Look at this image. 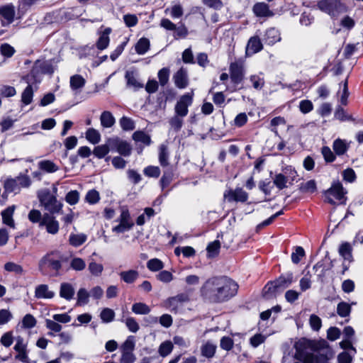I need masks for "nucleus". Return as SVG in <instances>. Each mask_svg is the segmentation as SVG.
Instances as JSON below:
<instances>
[{
    "instance_id": "nucleus-5",
    "label": "nucleus",
    "mask_w": 363,
    "mask_h": 363,
    "mask_svg": "<svg viewBox=\"0 0 363 363\" xmlns=\"http://www.w3.org/2000/svg\"><path fill=\"white\" fill-rule=\"evenodd\" d=\"M116 221L119 223L112 228V231L116 233H123L128 231L134 225L131 220L128 209L124 206L121 208V215Z\"/></svg>"
},
{
    "instance_id": "nucleus-55",
    "label": "nucleus",
    "mask_w": 363,
    "mask_h": 363,
    "mask_svg": "<svg viewBox=\"0 0 363 363\" xmlns=\"http://www.w3.org/2000/svg\"><path fill=\"white\" fill-rule=\"evenodd\" d=\"M79 200V193L77 190H72L69 191L66 196L65 201L69 205L73 206L77 204Z\"/></svg>"
},
{
    "instance_id": "nucleus-29",
    "label": "nucleus",
    "mask_w": 363,
    "mask_h": 363,
    "mask_svg": "<svg viewBox=\"0 0 363 363\" xmlns=\"http://www.w3.org/2000/svg\"><path fill=\"white\" fill-rule=\"evenodd\" d=\"M38 167L43 171L48 173H53L59 169V167L50 160H42L38 162Z\"/></svg>"
},
{
    "instance_id": "nucleus-22",
    "label": "nucleus",
    "mask_w": 363,
    "mask_h": 363,
    "mask_svg": "<svg viewBox=\"0 0 363 363\" xmlns=\"http://www.w3.org/2000/svg\"><path fill=\"white\" fill-rule=\"evenodd\" d=\"M86 84L85 79L80 74H74L70 77V88L73 91H79Z\"/></svg>"
},
{
    "instance_id": "nucleus-8",
    "label": "nucleus",
    "mask_w": 363,
    "mask_h": 363,
    "mask_svg": "<svg viewBox=\"0 0 363 363\" xmlns=\"http://www.w3.org/2000/svg\"><path fill=\"white\" fill-rule=\"evenodd\" d=\"M193 101V94H185L182 96L175 106V113L180 117H184L188 114V107Z\"/></svg>"
},
{
    "instance_id": "nucleus-2",
    "label": "nucleus",
    "mask_w": 363,
    "mask_h": 363,
    "mask_svg": "<svg viewBox=\"0 0 363 363\" xmlns=\"http://www.w3.org/2000/svg\"><path fill=\"white\" fill-rule=\"evenodd\" d=\"M38 197L40 205L48 211L50 214L60 213L62 208V203L57 201V197L51 194L49 189H43L38 193Z\"/></svg>"
},
{
    "instance_id": "nucleus-64",
    "label": "nucleus",
    "mask_w": 363,
    "mask_h": 363,
    "mask_svg": "<svg viewBox=\"0 0 363 363\" xmlns=\"http://www.w3.org/2000/svg\"><path fill=\"white\" fill-rule=\"evenodd\" d=\"M16 180L17 181V184L21 187L28 188L31 184V180L29 176L26 174H20L16 177Z\"/></svg>"
},
{
    "instance_id": "nucleus-48",
    "label": "nucleus",
    "mask_w": 363,
    "mask_h": 363,
    "mask_svg": "<svg viewBox=\"0 0 363 363\" xmlns=\"http://www.w3.org/2000/svg\"><path fill=\"white\" fill-rule=\"evenodd\" d=\"M300 190L304 193H313L316 191V183L315 180H309L300 184Z\"/></svg>"
},
{
    "instance_id": "nucleus-36",
    "label": "nucleus",
    "mask_w": 363,
    "mask_h": 363,
    "mask_svg": "<svg viewBox=\"0 0 363 363\" xmlns=\"http://www.w3.org/2000/svg\"><path fill=\"white\" fill-rule=\"evenodd\" d=\"M86 138L89 142L95 145L99 143L101 135L97 130L90 128L86 132Z\"/></svg>"
},
{
    "instance_id": "nucleus-20",
    "label": "nucleus",
    "mask_w": 363,
    "mask_h": 363,
    "mask_svg": "<svg viewBox=\"0 0 363 363\" xmlns=\"http://www.w3.org/2000/svg\"><path fill=\"white\" fill-rule=\"evenodd\" d=\"M121 279L126 284H133L139 277V272L135 269L122 271L119 273Z\"/></svg>"
},
{
    "instance_id": "nucleus-28",
    "label": "nucleus",
    "mask_w": 363,
    "mask_h": 363,
    "mask_svg": "<svg viewBox=\"0 0 363 363\" xmlns=\"http://www.w3.org/2000/svg\"><path fill=\"white\" fill-rule=\"evenodd\" d=\"M132 312L136 315H147L151 309L145 303L138 302L133 304L131 308Z\"/></svg>"
},
{
    "instance_id": "nucleus-52",
    "label": "nucleus",
    "mask_w": 363,
    "mask_h": 363,
    "mask_svg": "<svg viewBox=\"0 0 363 363\" xmlns=\"http://www.w3.org/2000/svg\"><path fill=\"white\" fill-rule=\"evenodd\" d=\"M147 267L152 272H157L162 269L164 264L160 259L154 258L147 262Z\"/></svg>"
},
{
    "instance_id": "nucleus-57",
    "label": "nucleus",
    "mask_w": 363,
    "mask_h": 363,
    "mask_svg": "<svg viewBox=\"0 0 363 363\" xmlns=\"http://www.w3.org/2000/svg\"><path fill=\"white\" fill-rule=\"evenodd\" d=\"M309 324L313 330L318 331L321 328L322 320L317 315L312 314L309 318Z\"/></svg>"
},
{
    "instance_id": "nucleus-19",
    "label": "nucleus",
    "mask_w": 363,
    "mask_h": 363,
    "mask_svg": "<svg viewBox=\"0 0 363 363\" xmlns=\"http://www.w3.org/2000/svg\"><path fill=\"white\" fill-rule=\"evenodd\" d=\"M55 294L54 291H50L47 284H40L36 286L35 290V298L40 299H50L55 296Z\"/></svg>"
},
{
    "instance_id": "nucleus-3",
    "label": "nucleus",
    "mask_w": 363,
    "mask_h": 363,
    "mask_svg": "<svg viewBox=\"0 0 363 363\" xmlns=\"http://www.w3.org/2000/svg\"><path fill=\"white\" fill-rule=\"evenodd\" d=\"M347 192L345 191L342 184L340 182H334L330 188L324 191L325 201L335 205L334 199L341 201L345 199Z\"/></svg>"
},
{
    "instance_id": "nucleus-45",
    "label": "nucleus",
    "mask_w": 363,
    "mask_h": 363,
    "mask_svg": "<svg viewBox=\"0 0 363 363\" xmlns=\"http://www.w3.org/2000/svg\"><path fill=\"white\" fill-rule=\"evenodd\" d=\"M33 96V90L31 85L27 86L21 95V101L25 105L30 104Z\"/></svg>"
},
{
    "instance_id": "nucleus-58",
    "label": "nucleus",
    "mask_w": 363,
    "mask_h": 363,
    "mask_svg": "<svg viewBox=\"0 0 363 363\" xmlns=\"http://www.w3.org/2000/svg\"><path fill=\"white\" fill-rule=\"evenodd\" d=\"M305 256V251L302 247H296L295 251L291 254V261L294 264H298L301 258Z\"/></svg>"
},
{
    "instance_id": "nucleus-46",
    "label": "nucleus",
    "mask_w": 363,
    "mask_h": 363,
    "mask_svg": "<svg viewBox=\"0 0 363 363\" xmlns=\"http://www.w3.org/2000/svg\"><path fill=\"white\" fill-rule=\"evenodd\" d=\"M16 94V89L9 85H0V96L1 97H11Z\"/></svg>"
},
{
    "instance_id": "nucleus-6",
    "label": "nucleus",
    "mask_w": 363,
    "mask_h": 363,
    "mask_svg": "<svg viewBox=\"0 0 363 363\" xmlns=\"http://www.w3.org/2000/svg\"><path fill=\"white\" fill-rule=\"evenodd\" d=\"M61 258L60 252L59 251H52L46 254L39 262V267H49L55 271H59L62 267V264L60 260Z\"/></svg>"
},
{
    "instance_id": "nucleus-17",
    "label": "nucleus",
    "mask_w": 363,
    "mask_h": 363,
    "mask_svg": "<svg viewBox=\"0 0 363 363\" xmlns=\"http://www.w3.org/2000/svg\"><path fill=\"white\" fill-rule=\"evenodd\" d=\"M262 48V43L259 38L258 36L251 37L246 47V54L252 55L261 51Z\"/></svg>"
},
{
    "instance_id": "nucleus-25",
    "label": "nucleus",
    "mask_w": 363,
    "mask_h": 363,
    "mask_svg": "<svg viewBox=\"0 0 363 363\" xmlns=\"http://www.w3.org/2000/svg\"><path fill=\"white\" fill-rule=\"evenodd\" d=\"M216 348L217 346L214 343L207 341L201 347V355L208 359H211L214 357Z\"/></svg>"
},
{
    "instance_id": "nucleus-10",
    "label": "nucleus",
    "mask_w": 363,
    "mask_h": 363,
    "mask_svg": "<svg viewBox=\"0 0 363 363\" xmlns=\"http://www.w3.org/2000/svg\"><path fill=\"white\" fill-rule=\"evenodd\" d=\"M15 17V7L9 4L0 7V20L2 26H9L13 23Z\"/></svg>"
},
{
    "instance_id": "nucleus-13",
    "label": "nucleus",
    "mask_w": 363,
    "mask_h": 363,
    "mask_svg": "<svg viewBox=\"0 0 363 363\" xmlns=\"http://www.w3.org/2000/svg\"><path fill=\"white\" fill-rule=\"evenodd\" d=\"M230 79L234 84L242 82L244 76V67L241 62H233L230 65Z\"/></svg>"
},
{
    "instance_id": "nucleus-21",
    "label": "nucleus",
    "mask_w": 363,
    "mask_h": 363,
    "mask_svg": "<svg viewBox=\"0 0 363 363\" xmlns=\"http://www.w3.org/2000/svg\"><path fill=\"white\" fill-rule=\"evenodd\" d=\"M14 211L15 206H11L1 212L3 223L12 228H15L14 220L13 219Z\"/></svg>"
},
{
    "instance_id": "nucleus-26",
    "label": "nucleus",
    "mask_w": 363,
    "mask_h": 363,
    "mask_svg": "<svg viewBox=\"0 0 363 363\" xmlns=\"http://www.w3.org/2000/svg\"><path fill=\"white\" fill-rule=\"evenodd\" d=\"M111 32V29L110 28H106L101 34L99 40L96 43V47L98 49L102 50L106 49L109 44L110 38L109 34Z\"/></svg>"
},
{
    "instance_id": "nucleus-62",
    "label": "nucleus",
    "mask_w": 363,
    "mask_h": 363,
    "mask_svg": "<svg viewBox=\"0 0 363 363\" xmlns=\"http://www.w3.org/2000/svg\"><path fill=\"white\" fill-rule=\"evenodd\" d=\"M23 327L25 328H32L36 325V320L31 314H26L22 320Z\"/></svg>"
},
{
    "instance_id": "nucleus-18",
    "label": "nucleus",
    "mask_w": 363,
    "mask_h": 363,
    "mask_svg": "<svg viewBox=\"0 0 363 363\" xmlns=\"http://www.w3.org/2000/svg\"><path fill=\"white\" fill-rule=\"evenodd\" d=\"M263 40L265 43L272 45L281 40L279 31L275 28H269L266 30Z\"/></svg>"
},
{
    "instance_id": "nucleus-59",
    "label": "nucleus",
    "mask_w": 363,
    "mask_h": 363,
    "mask_svg": "<svg viewBox=\"0 0 363 363\" xmlns=\"http://www.w3.org/2000/svg\"><path fill=\"white\" fill-rule=\"evenodd\" d=\"M169 69L167 67H164L158 72V79H159L160 84L162 86H164L167 84V83L169 81Z\"/></svg>"
},
{
    "instance_id": "nucleus-61",
    "label": "nucleus",
    "mask_w": 363,
    "mask_h": 363,
    "mask_svg": "<svg viewBox=\"0 0 363 363\" xmlns=\"http://www.w3.org/2000/svg\"><path fill=\"white\" fill-rule=\"evenodd\" d=\"M250 80L252 84L253 87L255 89L259 90L261 89L264 85V80L262 77H259V75H251L250 77Z\"/></svg>"
},
{
    "instance_id": "nucleus-38",
    "label": "nucleus",
    "mask_w": 363,
    "mask_h": 363,
    "mask_svg": "<svg viewBox=\"0 0 363 363\" xmlns=\"http://www.w3.org/2000/svg\"><path fill=\"white\" fill-rule=\"evenodd\" d=\"M110 149L111 148L107 141L106 144L95 147L93 153L96 157L101 159L109 152Z\"/></svg>"
},
{
    "instance_id": "nucleus-33",
    "label": "nucleus",
    "mask_w": 363,
    "mask_h": 363,
    "mask_svg": "<svg viewBox=\"0 0 363 363\" xmlns=\"http://www.w3.org/2000/svg\"><path fill=\"white\" fill-rule=\"evenodd\" d=\"M90 293L84 288H81L77 291V305L84 306L89 303Z\"/></svg>"
},
{
    "instance_id": "nucleus-49",
    "label": "nucleus",
    "mask_w": 363,
    "mask_h": 363,
    "mask_svg": "<svg viewBox=\"0 0 363 363\" xmlns=\"http://www.w3.org/2000/svg\"><path fill=\"white\" fill-rule=\"evenodd\" d=\"M351 312V306L346 302H340L337 307V313L341 317H347Z\"/></svg>"
},
{
    "instance_id": "nucleus-15",
    "label": "nucleus",
    "mask_w": 363,
    "mask_h": 363,
    "mask_svg": "<svg viewBox=\"0 0 363 363\" xmlns=\"http://www.w3.org/2000/svg\"><path fill=\"white\" fill-rule=\"evenodd\" d=\"M293 282V274L291 273L287 274L285 276H281L278 279L271 284L268 287V290L270 291L273 288V291H275L279 288H287Z\"/></svg>"
},
{
    "instance_id": "nucleus-47",
    "label": "nucleus",
    "mask_w": 363,
    "mask_h": 363,
    "mask_svg": "<svg viewBox=\"0 0 363 363\" xmlns=\"http://www.w3.org/2000/svg\"><path fill=\"white\" fill-rule=\"evenodd\" d=\"M88 269L93 276L99 277L104 270V267L101 264L92 261L89 264Z\"/></svg>"
},
{
    "instance_id": "nucleus-24",
    "label": "nucleus",
    "mask_w": 363,
    "mask_h": 363,
    "mask_svg": "<svg viewBox=\"0 0 363 363\" xmlns=\"http://www.w3.org/2000/svg\"><path fill=\"white\" fill-rule=\"evenodd\" d=\"M100 122L103 128H109L114 125L116 119L110 111H104L100 116Z\"/></svg>"
},
{
    "instance_id": "nucleus-4",
    "label": "nucleus",
    "mask_w": 363,
    "mask_h": 363,
    "mask_svg": "<svg viewBox=\"0 0 363 363\" xmlns=\"http://www.w3.org/2000/svg\"><path fill=\"white\" fill-rule=\"evenodd\" d=\"M318 6L320 11L331 16H336L345 11V7L339 0H321Z\"/></svg>"
},
{
    "instance_id": "nucleus-23",
    "label": "nucleus",
    "mask_w": 363,
    "mask_h": 363,
    "mask_svg": "<svg viewBox=\"0 0 363 363\" xmlns=\"http://www.w3.org/2000/svg\"><path fill=\"white\" fill-rule=\"evenodd\" d=\"M74 295V289L71 284L62 283L60 289V296L61 298L70 301Z\"/></svg>"
},
{
    "instance_id": "nucleus-31",
    "label": "nucleus",
    "mask_w": 363,
    "mask_h": 363,
    "mask_svg": "<svg viewBox=\"0 0 363 363\" xmlns=\"http://www.w3.org/2000/svg\"><path fill=\"white\" fill-rule=\"evenodd\" d=\"M87 239V236L84 233L74 234L69 235V244L74 247H79L84 244Z\"/></svg>"
},
{
    "instance_id": "nucleus-39",
    "label": "nucleus",
    "mask_w": 363,
    "mask_h": 363,
    "mask_svg": "<svg viewBox=\"0 0 363 363\" xmlns=\"http://www.w3.org/2000/svg\"><path fill=\"white\" fill-rule=\"evenodd\" d=\"M165 13H169L173 18H179L182 16L184 13L183 7L180 4H175L171 8H167L164 11Z\"/></svg>"
},
{
    "instance_id": "nucleus-35",
    "label": "nucleus",
    "mask_w": 363,
    "mask_h": 363,
    "mask_svg": "<svg viewBox=\"0 0 363 363\" xmlns=\"http://www.w3.org/2000/svg\"><path fill=\"white\" fill-rule=\"evenodd\" d=\"M45 326L50 330V332L48 333V335L50 336H54L55 335L53 333H60L62 328V325L54 319H46Z\"/></svg>"
},
{
    "instance_id": "nucleus-50",
    "label": "nucleus",
    "mask_w": 363,
    "mask_h": 363,
    "mask_svg": "<svg viewBox=\"0 0 363 363\" xmlns=\"http://www.w3.org/2000/svg\"><path fill=\"white\" fill-rule=\"evenodd\" d=\"M70 267L75 271H82L86 267V262L82 258L74 257L70 262Z\"/></svg>"
},
{
    "instance_id": "nucleus-44",
    "label": "nucleus",
    "mask_w": 363,
    "mask_h": 363,
    "mask_svg": "<svg viewBox=\"0 0 363 363\" xmlns=\"http://www.w3.org/2000/svg\"><path fill=\"white\" fill-rule=\"evenodd\" d=\"M333 147L335 152L338 155H343L347 150L346 143L341 139L335 140Z\"/></svg>"
},
{
    "instance_id": "nucleus-34",
    "label": "nucleus",
    "mask_w": 363,
    "mask_h": 363,
    "mask_svg": "<svg viewBox=\"0 0 363 363\" xmlns=\"http://www.w3.org/2000/svg\"><path fill=\"white\" fill-rule=\"evenodd\" d=\"M5 193L17 194L20 191V186L16 179H8L4 183Z\"/></svg>"
},
{
    "instance_id": "nucleus-12",
    "label": "nucleus",
    "mask_w": 363,
    "mask_h": 363,
    "mask_svg": "<svg viewBox=\"0 0 363 363\" xmlns=\"http://www.w3.org/2000/svg\"><path fill=\"white\" fill-rule=\"evenodd\" d=\"M224 197L229 202H245L248 199V194L242 189L237 188L235 190L226 191Z\"/></svg>"
},
{
    "instance_id": "nucleus-42",
    "label": "nucleus",
    "mask_w": 363,
    "mask_h": 363,
    "mask_svg": "<svg viewBox=\"0 0 363 363\" xmlns=\"http://www.w3.org/2000/svg\"><path fill=\"white\" fill-rule=\"evenodd\" d=\"M114 317L115 312L113 311V310L109 308H104L100 313V318L102 322L105 323L112 322L114 319Z\"/></svg>"
},
{
    "instance_id": "nucleus-56",
    "label": "nucleus",
    "mask_w": 363,
    "mask_h": 363,
    "mask_svg": "<svg viewBox=\"0 0 363 363\" xmlns=\"http://www.w3.org/2000/svg\"><path fill=\"white\" fill-rule=\"evenodd\" d=\"M124 322L130 332L135 333L139 330V324L134 318L128 317Z\"/></svg>"
},
{
    "instance_id": "nucleus-27",
    "label": "nucleus",
    "mask_w": 363,
    "mask_h": 363,
    "mask_svg": "<svg viewBox=\"0 0 363 363\" xmlns=\"http://www.w3.org/2000/svg\"><path fill=\"white\" fill-rule=\"evenodd\" d=\"M352 245L348 242H342L339 247L338 252L340 255L346 260L351 261L352 259Z\"/></svg>"
},
{
    "instance_id": "nucleus-32",
    "label": "nucleus",
    "mask_w": 363,
    "mask_h": 363,
    "mask_svg": "<svg viewBox=\"0 0 363 363\" xmlns=\"http://www.w3.org/2000/svg\"><path fill=\"white\" fill-rule=\"evenodd\" d=\"M34 69H39L43 74H52L55 68L50 62H36L35 64Z\"/></svg>"
},
{
    "instance_id": "nucleus-1",
    "label": "nucleus",
    "mask_w": 363,
    "mask_h": 363,
    "mask_svg": "<svg viewBox=\"0 0 363 363\" xmlns=\"http://www.w3.org/2000/svg\"><path fill=\"white\" fill-rule=\"evenodd\" d=\"M238 285L227 277H216L208 279L201 289L203 298L211 303H220L234 296Z\"/></svg>"
},
{
    "instance_id": "nucleus-41",
    "label": "nucleus",
    "mask_w": 363,
    "mask_h": 363,
    "mask_svg": "<svg viewBox=\"0 0 363 363\" xmlns=\"http://www.w3.org/2000/svg\"><path fill=\"white\" fill-rule=\"evenodd\" d=\"M133 139L136 142H140L146 145L151 143L150 137L143 131H136L133 135Z\"/></svg>"
},
{
    "instance_id": "nucleus-11",
    "label": "nucleus",
    "mask_w": 363,
    "mask_h": 363,
    "mask_svg": "<svg viewBox=\"0 0 363 363\" xmlns=\"http://www.w3.org/2000/svg\"><path fill=\"white\" fill-rule=\"evenodd\" d=\"M126 86L134 91L143 87V83L140 81L138 74L133 70H128L125 74Z\"/></svg>"
},
{
    "instance_id": "nucleus-63",
    "label": "nucleus",
    "mask_w": 363,
    "mask_h": 363,
    "mask_svg": "<svg viewBox=\"0 0 363 363\" xmlns=\"http://www.w3.org/2000/svg\"><path fill=\"white\" fill-rule=\"evenodd\" d=\"M234 345L233 339L230 337L224 336L220 339V347L226 351L230 350Z\"/></svg>"
},
{
    "instance_id": "nucleus-37",
    "label": "nucleus",
    "mask_w": 363,
    "mask_h": 363,
    "mask_svg": "<svg viewBox=\"0 0 363 363\" xmlns=\"http://www.w3.org/2000/svg\"><path fill=\"white\" fill-rule=\"evenodd\" d=\"M150 48V41L148 39L142 38L135 45V51L139 55H144Z\"/></svg>"
},
{
    "instance_id": "nucleus-9",
    "label": "nucleus",
    "mask_w": 363,
    "mask_h": 363,
    "mask_svg": "<svg viewBox=\"0 0 363 363\" xmlns=\"http://www.w3.org/2000/svg\"><path fill=\"white\" fill-rule=\"evenodd\" d=\"M40 226H45L46 231L52 235L57 234L60 229L59 222L50 213L43 214Z\"/></svg>"
},
{
    "instance_id": "nucleus-43",
    "label": "nucleus",
    "mask_w": 363,
    "mask_h": 363,
    "mask_svg": "<svg viewBox=\"0 0 363 363\" xmlns=\"http://www.w3.org/2000/svg\"><path fill=\"white\" fill-rule=\"evenodd\" d=\"M288 178L284 174H277L274 178V185L279 189L282 190L287 187Z\"/></svg>"
},
{
    "instance_id": "nucleus-60",
    "label": "nucleus",
    "mask_w": 363,
    "mask_h": 363,
    "mask_svg": "<svg viewBox=\"0 0 363 363\" xmlns=\"http://www.w3.org/2000/svg\"><path fill=\"white\" fill-rule=\"evenodd\" d=\"M135 348V341L133 336H129L121 346V352H133Z\"/></svg>"
},
{
    "instance_id": "nucleus-14",
    "label": "nucleus",
    "mask_w": 363,
    "mask_h": 363,
    "mask_svg": "<svg viewBox=\"0 0 363 363\" xmlns=\"http://www.w3.org/2000/svg\"><path fill=\"white\" fill-rule=\"evenodd\" d=\"M254 14L259 18H269L274 16V12L264 2H257L252 7Z\"/></svg>"
},
{
    "instance_id": "nucleus-7",
    "label": "nucleus",
    "mask_w": 363,
    "mask_h": 363,
    "mask_svg": "<svg viewBox=\"0 0 363 363\" xmlns=\"http://www.w3.org/2000/svg\"><path fill=\"white\" fill-rule=\"evenodd\" d=\"M108 143L111 149H116L121 155L128 157L131 154L132 147L130 145L118 137L108 138Z\"/></svg>"
},
{
    "instance_id": "nucleus-16",
    "label": "nucleus",
    "mask_w": 363,
    "mask_h": 363,
    "mask_svg": "<svg viewBox=\"0 0 363 363\" xmlns=\"http://www.w3.org/2000/svg\"><path fill=\"white\" fill-rule=\"evenodd\" d=\"M175 86L179 89H184L189 84L187 71L182 67L173 76Z\"/></svg>"
},
{
    "instance_id": "nucleus-40",
    "label": "nucleus",
    "mask_w": 363,
    "mask_h": 363,
    "mask_svg": "<svg viewBox=\"0 0 363 363\" xmlns=\"http://www.w3.org/2000/svg\"><path fill=\"white\" fill-rule=\"evenodd\" d=\"M173 347V344L171 341H164L160 345L158 352L160 356L164 357L172 352Z\"/></svg>"
},
{
    "instance_id": "nucleus-54",
    "label": "nucleus",
    "mask_w": 363,
    "mask_h": 363,
    "mask_svg": "<svg viewBox=\"0 0 363 363\" xmlns=\"http://www.w3.org/2000/svg\"><path fill=\"white\" fill-rule=\"evenodd\" d=\"M99 193L95 189L89 190L85 196L86 201L89 204H95L99 202Z\"/></svg>"
},
{
    "instance_id": "nucleus-53",
    "label": "nucleus",
    "mask_w": 363,
    "mask_h": 363,
    "mask_svg": "<svg viewBox=\"0 0 363 363\" xmlns=\"http://www.w3.org/2000/svg\"><path fill=\"white\" fill-rule=\"evenodd\" d=\"M220 247V243L218 240H215L212 242H210L206 248L209 257H215L216 256Z\"/></svg>"
},
{
    "instance_id": "nucleus-30",
    "label": "nucleus",
    "mask_w": 363,
    "mask_h": 363,
    "mask_svg": "<svg viewBox=\"0 0 363 363\" xmlns=\"http://www.w3.org/2000/svg\"><path fill=\"white\" fill-rule=\"evenodd\" d=\"M169 155L167 145H161L159 149V162L161 166L167 167L169 165Z\"/></svg>"
},
{
    "instance_id": "nucleus-51",
    "label": "nucleus",
    "mask_w": 363,
    "mask_h": 363,
    "mask_svg": "<svg viewBox=\"0 0 363 363\" xmlns=\"http://www.w3.org/2000/svg\"><path fill=\"white\" fill-rule=\"evenodd\" d=\"M119 123L123 130H133L135 128L134 121L126 116H123L120 119Z\"/></svg>"
}]
</instances>
